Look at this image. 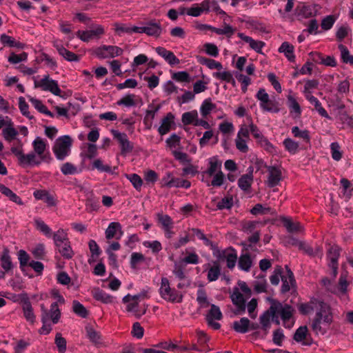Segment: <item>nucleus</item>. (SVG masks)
<instances>
[{
  "mask_svg": "<svg viewBox=\"0 0 353 353\" xmlns=\"http://www.w3.org/2000/svg\"><path fill=\"white\" fill-rule=\"evenodd\" d=\"M298 310L303 315L315 312L311 328L316 335H325L330 330L333 313L330 305L322 299L313 297L308 302L300 303Z\"/></svg>",
  "mask_w": 353,
  "mask_h": 353,
  "instance_id": "1",
  "label": "nucleus"
},
{
  "mask_svg": "<svg viewBox=\"0 0 353 353\" xmlns=\"http://www.w3.org/2000/svg\"><path fill=\"white\" fill-rule=\"evenodd\" d=\"M161 299L172 303H179L183 301V294L176 288L171 286L167 277H161L159 289Z\"/></svg>",
  "mask_w": 353,
  "mask_h": 353,
  "instance_id": "2",
  "label": "nucleus"
},
{
  "mask_svg": "<svg viewBox=\"0 0 353 353\" xmlns=\"http://www.w3.org/2000/svg\"><path fill=\"white\" fill-rule=\"evenodd\" d=\"M271 310L274 311L276 316L281 317L283 325L286 328H291L294 325L292 316L294 312V308L288 304H283L278 301H274L271 304Z\"/></svg>",
  "mask_w": 353,
  "mask_h": 353,
  "instance_id": "3",
  "label": "nucleus"
},
{
  "mask_svg": "<svg viewBox=\"0 0 353 353\" xmlns=\"http://www.w3.org/2000/svg\"><path fill=\"white\" fill-rule=\"evenodd\" d=\"M72 143V139L68 135H63L56 139L52 151L57 160L63 161L70 154Z\"/></svg>",
  "mask_w": 353,
  "mask_h": 353,
  "instance_id": "4",
  "label": "nucleus"
},
{
  "mask_svg": "<svg viewBox=\"0 0 353 353\" xmlns=\"http://www.w3.org/2000/svg\"><path fill=\"white\" fill-rule=\"evenodd\" d=\"M12 153L17 158L19 164L21 166H34L40 165L43 161L34 152L24 154L22 148V144L17 147H12L10 149Z\"/></svg>",
  "mask_w": 353,
  "mask_h": 353,
  "instance_id": "5",
  "label": "nucleus"
},
{
  "mask_svg": "<svg viewBox=\"0 0 353 353\" xmlns=\"http://www.w3.org/2000/svg\"><path fill=\"white\" fill-rule=\"evenodd\" d=\"M35 88H40L43 91L49 92L55 96H61V90L57 81L50 77L48 74L44 75L40 80H34Z\"/></svg>",
  "mask_w": 353,
  "mask_h": 353,
  "instance_id": "6",
  "label": "nucleus"
},
{
  "mask_svg": "<svg viewBox=\"0 0 353 353\" xmlns=\"http://www.w3.org/2000/svg\"><path fill=\"white\" fill-rule=\"evenodd\" d=\"M33 152L45 163H50L52 158L47 150V141L40 137H36L32 141Z\"/></svg>",
  "mask_w": 353,
  "mask_h": 353,
  "instance_id": "7",
  "label": "nucleus"
},
{
  "mask_svg": "<svg viewBox=\"0 0 353 353\" xmlns=\"http://www.w3.org/2000/svg\"><path fill=\"white\" fill-rule=\"evenodd\" d=\"M123 52V49L116 46L103 45L94 50V54L99 59L114 58Z\"/></svg>",
  "mask_w": 353,
  "mask_h": 353,
  "instance_id": "8",
  "label": "nucleus"
},
{
  "mask_svg": "<svg viewBox=\"0 0 353 353\" xmlns=\"http://www.w3.org/2000/svg\"><path fill=\"white\" fill-rule=\"evenodd\" d=\"M41 318L43 316H47V321L50 322V321L53 324H57L59 323L61 312L59 306L57 305V302H54L51 304L50 310L46 308L43 304L41 305Z\"/></svg>",
  "mask_w": 353,
  "mask_h": 353,
  "instance_id": "9",
  "label": "nucleus"
},
{
  "mask_svg": "<svg viewBox=\"0 0 353 353\" xmlns=\"http://www.w3.org/2000/svg\"><path fill=\"white\" fill-rule=\"evenodd\" d=\"M133 296L128 294L122 299V302L126 304L125 310L128 312L132 313L137 319H139L146 312V309L141 311L139 309V300L132 299Z\"/></svg>",
  "mask_w": 353,
  "mask_h": 353,
  "instance_id": "10",
  "label": "nucleus"
},
{
  "mask_svg": "<svg viewBox=\"0 0 353 353\" xmlns=\"http://www.w3.org/2000/svg\"><path fill=\"white\" fill-rule=\"evenodd\" d=\"M111 132L114 139L119 142L122 154H125L132 151L134 145L129 141L126 134L115 130H112Z\"/></svg>",
  "mask_w": 353,
  "mask_h": 353,
  "instance_id": "11",
  "label": "nucleus"
},
{
  "mask_svg": "<svg viewBox=\"0 0 353 353\" xmlns=\"http://www.w3.org/2000/svg\"><path fill=\"white\" fill-rule=\"evenodd\" d=\"M268 178L266 184L270 188L278 185L282 179V172L279 167L269 166L267 169Z\"/></svg>",
  "mask_w": 353,
  "mask_h": 353,
  "instance_id": "12",
  "label": "nucleus"
},
{
  "mask_svg": "<svg viewBox=\"0 0 353 353\" xmlns=\"http://www.w3.org/2000/svg\"><path fill=\"white\" fill-rule=\"evenodd\" d=\"M287 105L288 107L290 114L292 117L296 119L299 118L301 115L302 110L295 94L290 91L287 95Z\"/></svg>",
  "mask_w": 353,
  "mask_h": 353,
  "instance_id": "13",
  "label": "nucleus"
},
{
  "mask_svg": "<svg viewBox=\"0 0 353 353\" xmlns=\"http://www.w3.org/2000/svg\"><path fill=\"white\" fill-rule=\"evenodd\" d=\"M317 13L316 5L303 4L296 8V14L299 19L314 17Z\"/></svg>",
  "mask_w": 353,
  "mask_h": 353,
  "instance_id": "14",
  "label": "nucleus"
},
{
  "mask_svg": "<svg viewBox=\"0 0 353 353\" xmlns=\"http://www.w3.org/2000/svg\"><path fill=\"white\" fill-rule=\"evenodd\" d=\"M184 256L180 259V263L183 265H197L200 262V258L195 248L190 247L186 248L183 252Z\"/></svg>",
  "mask_w": 353,
  "mask_h": 353,
  "instance_id": "15",
  "label": "nucleus"
},
{
  "mask_svg": "<svg viewBox=\"0 0 353 353\" xmlns=\"http://www.w3.org/2000/svg\"><path fill=\"white\" fill-rule=\"evenodd\" d=\"M294 339L303 345L310 346L312 344V339L308 334V329L305 325L301 326L296 330Z\"/></svg>",
  "mask_w": 353,
  "mask_h": 353,
  "instance_id": "16",
  "label": "nucleus"
},
{
  "mask_svg": "<svg viewBox=\"0 0 353 353\" xmlns=\"http://www.w3.org/2000/svg\"><path fill=\"white\" fill-rule=\"evenodd\" d=\"M210 1L204 0L200 4L194 3L191 7L188 8V16L198 17L203 13L210 11Z\"/></svg>",
  "mask_w": 353,
  "mask_h": 353,
  "instance_id": "17",
  "label": "nucleus"
},
{
  "mask_svg": "<svg viewBox=\"0 0 353 353\" xmlns=\"http://www.w3.org/2000/svg\"><path fill=\"white\" fill-rule=\"evenodd\" d=\"M205 270L207 272V279L209 282L216 281L221 275V265L218 261H214L212 264H205Z\"/></svg>",
  "mask_w": 353,
  "mask_h": 353,
  "instance_id": "18",
  "label": "nucleus"
},
{
  "mask_svg": "<svg viewBox=\"0 0 353 353\" xmlns=\"http://www.w3.org/2000/svg\"><path fill=\"white\" fill-rule=\"evenodd\" d=\"M155 51L158 55L162 57L170 65H175L180 63V60L172 51L163 47H157Z\"/></svg>",
  "mask_w": 353,
  "mask_h": 353,
  "instance_id": "19",
  "label": "nucleus"
},
{
  "mask_svg": "<svg viewBox=\"0 0 353 353\" xmlns=\"http://www.w3.org/2000/svg\"><path fill=\"white\" fill-rule=\"evenodd\" d=\"M143 28V33L150 37H159L162 33L161 23L156 20L147 22Z\"/></svg>",
  "mask_w": 353,
  "mask_h": 353,
  "instance_id": "20",
  "label": "nucleus"
},
{
  "mask_svg": "<svg viewBox=\"0 0 353 353\" xmlns=\"http://www.w3.org/2000/svg\"><path fill=\"white\" fill-rule=\"evenodd\" d=\"M271 320L274 321L276 324H279V319L275 316L270 306L269 310L264 312L260 316V323L263 330L268 331L270 327Z\"/></svg>",
  "mask_w": 353,
  "mask_h": 353,
  "instance_id": "21",
  "label": "nucleus"
},
{
  "mask_svg": "<svg viewBox=\"0 0 353 353\" xmlns=\"http://www.w3.org/2000/svg\"><path fill=\"white\" fill-rule=\"evenodd\" d=\"M105 234L108 240L114 238L120 239L123 235L121 225L119 222H111L105 230Z\"/></svg>",
  "mask_w": 353,
  "mask_h": 353,
  "instance_id": "22",
  "label": "nucleus"
},
{
  "mask_svg": "<svg viewBox=\"0 0 353 353\" xmlns=\"http://www.w3.org/2000/svg\"><path fill=\"white\" fill-rule=\"evenodd\" d=\"M174 125V116L172 113H168L161 120V125L158 128V132L163 136L166 134Z\"/></svg>",
  "mask_w": 353,
  "mask_h": 353,
  "instance_id": "23",
  "label": "nucleus"
},
{
  "mask_svg": "<svg viewBox=\"0 0 353 353\" xmlns=\"http://www.w3.org/2000/svg\"><path fill=\"white\" fill-rule=\"evenodd\" d=\"M237 37L245 43H248L251 49L258 53L261 52L263 48L265 46L263 41L254 40L251 37L247 36L243 32L237 33Z\"/></svg>",
  "mask_w": 353,
  "mask_h": 353,
  "instance_id": "24",
  "label": "nucleus"
},
{
  "mask_svg": "<svg viewBox=\"0 0 353 353\" xmlns=\"http://www.w3.org/2000/svg\"><path fill=\"white\" fill-rule=\"evenodd\" d=\"M208 168L203 172L208 176H211L221 171L222 161L219 159L218 156H213L207 159Z\"/></svg>",
  "mask_w": 353,
  "mask_h": 353,
  "instance_id": "25",
  "label": "nucleus"
},
{
  "mask_svg": "<svg viewBox=\"0 0 353 353\" xmlns=\"http://www.w3.org/2000/svg\"><path fill=\"white\" fill-rule=\"evenodd\" d=\"M19 131L14 128V123L12 119L8 121L7 125L2 130V135L4 139L10 143L17 139Z\"/></svg>",
  "mask_w": 353,
  "mask_h": 353,
  "instance_id": "26",
  "label": "nucleus"
},
{
  "mask_svg": "<svg viewBox=\"0 0 353 353\" xmlns=\"http://www.w3.org/2000/svg\"><path fill=\"white\" fill-rule=\"evenodd\" d=\"M254 177L252 170L245 174H243L238 180L239 188L245 192H250L253 183Z\"/></svg>",
  "mask_w": 353,
  "mask_h": 353,
  "instance_id": "27",
  "label": "nucleus"
},
{
  "mask_svg": "<svg viewBox=\"0 0 353 353\" xmlns=\"http://www.w3.org/2000/svg\"><path fill=\"white\" fill-rule=\"evenodd\" d=\"M22 310L23 316L27 321L33 324L35 322L36 316L34 313V310L32 304L28 297H26L22 301Z\"/></svg>",
  "mask_w": 353,
  "mask_h": 353,
  "instance_id": "28",
  "label": "nucleus"
},
{
  "mask_svg": "<svg viewBox=\"0 0 353 353\" xmlns=\"http://www.w3.org/2000/svg\"><path fill=\"white\" fill-rule=\"evenodd\" d=\"M230 298L236 307L241 311H244L245 309V299L243 297V295L240 292V290L238 288H234L233 289L232 293L230 295Z\"/></svg>",
  "mask_w": 353,
  "mask_h": 353,
  "instance_id": "29",
  "label": "nucleus"
},
{
  "mask_svg": "<svg viewBox=\"0 0 353 353\" xmlns=\"http://www.w3.org/2000/svg\"><path fill=\"white\" fill-rule=\"evenodd\" d=\"M0 42L4 46L10 48L23 49L25 47V44L23 43L17 41L14 37L7 35L6 34H2L0 35Z\"/></svg>",
  "mask_w": 353,
  "mask_h": 353,
  "instance_id": "30",
  "label": "nucleus"
},
{
  "mask_svg": "<svg viewBox=\"0 0 353 353\" xmlns=\"http://www.w3.org/2000/svg\"><path fill=\"white\" fill-rule=\"evenodd\" d=\"M313 60L314 61L325 65L326 66L335 67L336 65V61L332 56L324 57L320 52H314Z\"/></svg>",
  "mask_w": 353,
  "mask_h": 353,
  "instance_id": "31",
  "label": "nucleus"
},
{
  "mask_svg": "<svg viewBox=\"0 0 353 353\" xmlns=\"http://www.w3.org/2000/svg\"><path fill=\"white\" fill-rule=\"evenodd\" d=\"M92 296L96 301H101L105 304L112 303L115 299V297L99 288H97L92 292Z\"/></svg>",
  "mask_w": 353,
  "mask_h": 353,
  "instance_id": "32",
  "label": "nucleus"
},
{
  "mask_svg": "<svg viewBox=\"0 0 353 353\" xmlns=\"http://www.w3.org/2000/svg\"><path fill=\"white\" fill-rule=\"evenodd\" d=\"M279 52L284 54L285 57L290 62H294V47L288 41L282 43L278 49Z\"/></svg>",
  "mask_w": 353,
  "mask_h": 353,
  "instance_id": "33",
  "label": "nucleus"
},
{
  "mask_svg": "<svg viewBox=\"0 0 353 353\" xmlns=\"http://www.w3.org/2000/svg\"><path fill=\"white\" fill-rule=\"evenodd\" d=\"M281 221L289 232H300L303 230V227L301 223L299 222L292 221L290 217L283 216L281 218Z\"/></svg>",
  "mask_w": 353,
  "mask_h": 353,
  "instance_id": "34",
  "label": "nucleus"
},
{
  "mask_svg": "<svg viewBox=\"0 0 353 353\" xmlns=\"http://www.w3.org/2000/svg\"><path fill=\"white\" fill-rule=\"evenodd\" d=\"M281 292L286 293L289 292L295 283L294 274L290 270H288L285 275L281 276Z\"/></svg>",
  "mask_w": 353,
  "mask_h": 353,
  "instance_id": "35",
  "label": "nucleus"
},
{
  "mask_svg": "<svg viewBox=\"0 0 353 353\" xmlns=\"http://www.w3.org/2000/svg\"><path fill=\"white\" fill-rule=\"evenodd\" d=\"M1 266L6 272H8L13 268V264L8 248H4L0 255Z\"/></svg>",
  "mask_w": 353,
  "mask_h": 353,
  "instance_id": "36",
  "label": "nucleus"
},
{
  "mask_svg": "<svg viewBox=\"0 0 353 353\" xmlns=\"http://www.w3.org/2000/svg\"><path fill=\"white\" fill-rule=\"evenodd\" d=\"M0 192L8 197L11 201L19 205L24 204L22 199L17 194L2 183H0Z\"/></svg>",
  "mask_w": 353,
  "mask_h": 353,
  "instance_id": "37",
  "label": "nucleus"
},
{
  "mask_svg": "<svg viewBox=\"0 0 353 353\" xmlns=\"http://www.w3.org/2000/svg\"><path fill=\"white\" fill-rule=\"evenodd\" d=\"M159 109L160 105L150 106L146 110V114L143 119V123L147 129L150 130L152 128L153 120L154 119Z\"/></svg>",
  "mask_w": 353,
  "mask_h": 353,
  "instance_id": "38",
  "label": "nucleus"
},
{
  "mask_svg": "<svg viewBox=\"0 0 353 353\" xmlns=\"http://www.w3.org/2000/svg\"><path fill=\"white\" fill-rule=\"evenodd\" d=\"M57 249L59 254L65 259H71L74 255V252L72 248L70 241H66L64 243L59 245L56 246Z\"/></svg>",
  "mask_w": 353,
  "mask_h": 353,
  "instance_id": "39",
  "label": "nucleus"
},
{
  "mask_svg": "<svg viewBox=\"0 0 353 353\" xmlns=\"http://www.w3.org/2000/svg\"><path fill=\"white\" fill-rule=\"evenodd\" d=\"M312 105H313L316 109V110L318 112V113L323 117H325L326 119H330L331 117L327 114L325 109L322 106L321 103L320 101L315 97L314 96H307L305 98Z\"/></svg>",
  "mask_w": 353,
  "mask_h": 353,
  "instance_id": "40",
  "label": "nucleus"
},
{
  "mask_svg": "<svg viewBox=\"0 0 353 353\" xmlns=\"http://www.w3.org/2000/svg\"><path fill=\"white\" fill-rule=\"evenodd\" d=\"M253 261L250 255L248 253L242 254L238 262L239 269L244 272H249L252 266Z\"/></svg>",
  "mask_w": 353,
  "mask_h": 353,
  "instance_id": "41",
  "label": "nucleus"
},
{
  "mask_svg": "<svg viewBox=\"0 0 353 353\" xmlns=\"http://www.w3.org/2000/svg\"><path fill=\"white\" fill-rule=\"evenodd\" d=\"M223 254L226 261L227 267L230 270L233 269L237 261L236 251L233 248H229L224 251Z\"/></svg>",
  "mask_w": 353,
  "mask_h": 353,
  "instance_id": "42",
  "label": "nucleus"
},
{
  "mask_svg": "<svg viewBox=\"0 0 353 353\" xmlns=\"http://www.w3.org/2000/svg\"><path fill=\"white\" fill-rule=\"evenodd\" d=\"M34 224L36 229L46 237H52V231L51 228L41 218H35L34 219Z\"/></svg>",
  "mask_w": 353,
  "mask_h": 353,
  "instance_id": "43",
  "label": "nucleus"
},
{
  "mask_svg": "<svg viewBox=\"0 0 353 353\" xmlns=\"http://www.w3.org/2000/svg\"><path fill=\"white\" fill-rule=\"evenodd\" d=\"M57 50L59 54L62 56L65 60L68 61H78L79 57L72 52L69 51L65 48H64L62 45H54Z\"/></svg>",
  "mask_w": 353,
  "mask_h": 353,
  "instance_id": "44",
  "label": "nucleus"
},
{
  "mask_svg": "<svg viewBox=\"0 0 353 353\" xmlns=\"http://www.w3.org/2000/svg\"><path fill=\"white\" fill-rule=\"evenodd\" d=\"M250 320L248 318H241L239 321L233 323V329L238 333L244 334L249 331Z\"/></svg>",
  "mask_w": 353,
  "mask_h": 353,
  "instance_id": "45",
  "label": "nucleus"
},
{
  "mask_svg": "<svg viewBox=\"0 0 353 353\" xmlns=\"http://www.w3.org/2000/svg\"><path fill=\"white\" fill-rule=\"evenodd\" d=\"M52 237L55 247L70 241L68 233L62 228H59L57 231L52 233Z\"/></svg>",
  "mask_w": 353,
  "mask_h": 353,
  "instance_id": "46",
  "label": "nucleus"
},
{
  "mask_svg": "<svg viewBox=\"0 0 353 353\" xmlns=\"http://www.w3.org/2000/svg\"><path fill=\"white\" fill-rule=\"evenodd\" d=\"M52 237L55 247L70 241L68 233L62 228H59L57 231L52 233Z\"/></svg>",
  "mask_w": 353,
  "mask_h": 353,
  "instance_id": "47",
  "label": "nucleus"
},
{
  "mask_svg": "<svg viewBox=\"0 0 353 353\" xmlns=\"http://www.w3.org/2000/svg\"><path fill=\"white\" fill-rule=\"evenodd\" d=\"M61 172L64 175L77 174L82 172V169L78 168L70 162H66L61 165L60 168Z\"/></svg>",
  "mask_w": 353,
  "mask_h": 353,
  "instance_id": "48",
  "label": "nucleus"
},
{
  "mask_svg": "<svg viewBox=\"0 0 353 353\" xmlns=\"http://www.w3.org/2000/svg\"><path fill=\"white\" fill-rule=\"evenodd\" d=\"M92 169L97 170L100 172H106L112 174V167L108 164H104L101 159H95L92 163Z\"/></svg>",
  "mask_w": 353,
  "mask_h": 353,
  "instance_id": "49",
  "label": "nucleus"
},
{
  "mask_svg": "<svg viewBox=\"0 0 353 353\" xmlns=\"http://www.w3.org/2000/svg\"><path fill=\"white\" fill-rule=\"evenodd\" d=\"M30 101L32 103V105L35 108V109H37L41 113H43L50 117H54L53 113L48 110L46 105H45L41 100L31 97L30 98Z\"/></svg>",
  "mask_w": 353,
  "mask_h": 353,
  "instance_id": "50",
  "label": "nucleus"
},
{
  "mask_svg": "<svg viewBox=\"0 0 353 353\" xmlns=\"http://www.w3.org/2000/svg\"><path fill=\"white\" fill-rule=\"evenodd\" d=\"M117 104L128 108L134 107L137 105V97L133 94H127L118 101Z\"/></svg>",
  "mask_w": 353,
  "mask_h": 353,
  "instance_id": "51",
  "label": "nucleus"
},
{
  "mask_svg": "<svg viewBox=\"0 0 353 353\" xmlns=\"http://www.w3.org/2000/svg\"><path fill=\"white\" fill-rule=\"evenodd\" d=\"M157 216L158 223L161 225L162 230L174 227V221L169 215L159 213Z\"/></svg>",
  "mask_w": 353,
  "mask_h": 353,
  "instance_id": "52",
  "label": "nucleus"
},
{
  "mask_svg": "<svg viewBox=\"0 0 353 353\" xmlns=\"http://www.w3.org/2000/svg\"><path fill=\"white\" fill-rule=\"evenodd\" d=\"M198 112L196 110L186 112L182 114L181 121L185 125L191 124L194 125V123L196 122Z\"/></svg>",
  "mask_w": 353,
  "mask_h": 353,
  "instance_id": "53",
  "label": "nucleus"
},
{
  "mask_svg": "<svg viewBox=\"0 0 353 353\" xmlns=\"http://www.w3.org/2000/svg\"><path fill=\"white\" fill-rule=\"evenodd\" d=\"M210 176L212 179L211 181L208 183V186L211 185L212 187L218 188L223 185L225 182V175L222 171L215 172V174H212Z\"/></svg>",
  "mask_w": 353,
  "mask_h": 353,
  "instance_id": "54",
  "label": "nucleus"
},
{
  "mask_svg": "<svg viewBox=\"0 0 353 353\" xmlns=\"http://www.w3.org/2000/svg\"><path fill=\"white\" fill-rule=\"evenodd\" d=\"M235 31L236 29L234 28L225 23L223 24L222 28H219L214 27V32L216 34L219 35H225L228 38H230L234 34Z\"/></svg>",
  "mask_w": 353,
  "mask_h": 353,
  "instance_id": "55",
  "label": "nucleus"
},
{
  "mask_svg": "<svg viewBox=\"0 0 353 353\" xmlns=\"http://www.w3.org/2000/svg\"><path fill=\"white\" fill-rule=\"evenodd\" d=\"M199 61L200 63L206 65L210 70L216 69L220 70L223 68L222 64L214 59L205 57H200L199 59Z\"/></svg>",
  "mask_w": 353,
  "mask_h": 353,
  "instance_id": "56",
  "label": "nucleus"
},
{
  "mask_svg": "<svg viewBox=\"0 0 353 353\" xmlns=\"http://www.w3.org/2000/svg\"><path fill=\"white\" fill-rule=\"evenodd\" d=\"M319 85V81L316 79H307L305 81L304 89L303 93L305 98L307 96H312V90L317 88Z\"/></svg>",
  "mask_w": 353,
  "mask_h": 353,
  "instance_id": "57",
  "label": "nucleus"
},
{
  "mask_svg": "<svg viewBox=\"0 0 353 353\" xmlns=\"http://www.w3.org/2000/svg\"><path fill=\"white\" fill-rule=\"evenodd\" d=\"M292 133L294 137L301 138L306 143H310V136L308 130H301L298 126H294L292 128Z\"/></svg>",
  "mask_w": 353,
  "mask_h": 353,
  "instance_id": "58",
  "label": "nucleus"
},
{
  "mask_svg": "<svg viewBox=\"0 0 353 353\" xmlns=\"http://www.w3.org/2000/svg\"><path fill=\"white\" fill-rule=\"evenodd\" d=\"M72 311L81 318H87L89 314L88 311L83 304L77 301H74L72 303Z\"/></svg>",
  "mask_w": 353,
  "mask_h": 353,
  "instance_id": "59",
  "label": "nucleus"
},
{
  "mask_svg": "<svg viewBox=\"0 0 353 353\" xmlns=\"http://www.w3.org/2000/svg\"><path fill=\"white\" fill-rule=\"evenodd\" d=\"M261 110L265 112L278 113L280 111L279 103L276 100L269 99L267 103L263 106H260Z\"/></svg>",
  "mask_w": 353,
  "mask_h": 353,
  "instance_id": "60",
  "label": "nucleus"
},
{
  "mask_svg": "<svg viewBox=\"0 0 353 353\" xmlns=\"http://www.w3.org/2000/svg\"><path fill=\"white\" fill-rule=\"evenodd\" d=\"M330 152L332 158L336 161H339L343 157V151L338 142L330 144Z\"/></svg>",
  "mask_w": 353,
  "mask_h": 353,
  "instance_id": "61",
  "label": "nucleus"
},
{
  "mask_svg": "<svg viewBox=\"0 0 353 353\" xmlns=\"http://www.w3.org/2000/svg\"><path fill=\"white\" fill-rule=\"evenodd\" d=\"M98 154V148L94 143H87L86 150L82 153V156L88 159H94Z\"/></svg>",
  "mask_w": 353,
  "mask_h": 353,
  "instance_id": "62",
  "label": "nucleus"
},
{
  "mask_svg": "<svg viewBox=\"0 0 353 353\" xmlns=\"http://www.w3.org/2000/svg\"><path fill=\"white\" fill-rule=\"evenodd\" d=\"M283 143L285 150L290 154H294L299 151V145L298 142L290 138L284 139Z\"/></svg>",
  "mask_w": 353,
  "mask_h": 353,
  "instance_id": "63",
  "label": "nucleus"
},
{
  "mask_svg": "<svg viewBox=\"0 0 353 353\" xmlns=\"http://www.w3.org/2000/svg\"><path fill=\"white\" fill-rule=\"evenodd\" d=\"M336 20V16L332 14L327 15L322 19L321 27L324 31H327L333 27Z\"/></svg>",
  "mask_w": 353,
  "mask_h": 353,
  "instance_id": "64",
  "label": "nucleus"
}]
</instances>
